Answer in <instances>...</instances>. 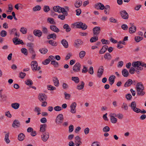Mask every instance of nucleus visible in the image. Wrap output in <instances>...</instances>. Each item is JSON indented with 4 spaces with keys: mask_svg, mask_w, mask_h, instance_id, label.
Wrapping results in <instances>:
<instances>
[{
    "mask_svg": "<svg viewBox=\"0 0 146 146\" xmlns=\"http://www.w3.org/2000/svg\"><path fill=\"white\" fill-rule=\"evenodd\" d=\"M136 88L138 95L143 96L145 94V92L143 91L144 87L141 82L137 83L136 85Z\"/></svg>",
    "mask_w": 146,
    "mask_h": 146,
    "instance_id": "1",
    "label": "nucleus"
},
{
    "mask_svg": "<svg viewBox=\"0 0 146 146\" xmlns=\"http://www.w3.org/2000/svg\"><path fill=\"white\" fill-rule=\"evenodd\" d=\"M63 119V115L60 114L57 116L55 120V122L57 124H60L62 123Z\"/></svg>",
    "mask_w": 146,
    "mask_h": 146,
    "instance_id": "2",
    "label": "nucleus"
},
{
    "mask_svg": "<svg viewBox=\"0 0 146 146\" xmlns=\"http://www.w3.org/2000/svg\"><path fill=\"white\" fill-rule=\"evenodd\" d=\"M121 17L123 19L126 20L129 18V15L125 10L121 11L119 12Z\"/></svg>",
    "mask_w": 146,
    "mask_h": 146,
    "instance_id": "3",
    "label": "nucleus"
},
{
    "mask_svg": "<svg viewBox=\"0 0 146 146\" xmlns=\"http://www.w3.org/2000/svg\"><path fill=\"white\" fill-rule=\"evenodd\" d=\"M76 26L77 28L82 29L83 30L86 29L87 28V26L85 23L81 22L78 23Z\"/></svg>",
    "mask_w": 146,
    "mask_h": 146,
    "instance_id": "4",
    "label": "nucleus"
},
{
    "mask_svg": "<svg viewBox=\"0 0 146 146\" xmlns=\"http://www.w3.org/2000/svg\"><path fill=\"white\" fill-rule=\"evenodd\" d=\"M81 64L79 62L76 63L73 67V70L75 72H78L80 71Z\"/></svg>",
    "mask_w": 146,
    "mask_h": 146,
    "instance_id": "5",
    "label": "nucleus"
},
{
    "mask_svg": "<svg viewBox=\"0 0 146 146\" xmlns=\"http://www.w3.org/2000/svg\"><path fill=\"white\" fill-rule=\"evenodd\" d=\"M49 137V134L48 132H45V133H42L41 135V139L44 142L46 141Z\"/></svg>",
    "mask_w": 146,
    "mask_h": 146,
    "instance_id": "6",
    "label": "nucleus"
},
{
    "mask_svg": "<svg viewBox=\"0 0 146 146\" xmlns=\"http://www.w3.org/2000/svg\"><path fill=\"white\" fill-rule=\"evenodd\" d=\"M47 98V96L45 94L40 93L38 95V99L41 102L45 101Z\"/></svg>",
    "mask_w": 146,
    "mask_h": 146,
    "instance_id": "7",
    "label": "nucleus"
},
{
    "mask_svg": "<svg viewBox=\"0 0 146 146\" xmlns=\"http://www.w3.org/2000/svg\"><path fill=\"white\" fill-rule=\"evenodd\" d=\"M77 104L75 102H73L72 103L70 106V112L72 113H76V108Z\"/></svg>",
    "mask_w": 146,
    "mask_h": 146,
    "instance_id": "8",
    "label": "nucleus"
},
{
    "mask_svg": "<svg viewBox=\"0 0 146 146\" xmlns=\"http://www.w3.org/2000/svg\"><path fill=\"white\" fill-rule=\"evenodd\" d=\"M94 7L97 9L103 10L105 8L104 5L101 3H98L95 4Z\"/></svg>",
    "mask_w": 146,
    "mask_h": 146,
    "instance_id": "9",
    "label": "nucleus"
},
{
    "mask_svg": "<svg viewBox=\"0 0 146 146\" xmlns=\"http://www.w3.org/2000/svg\"><path fill=\"white\" fill-rule=\"evenodd\" d=\"M129 24L131 26L129 29V32L131 34L135 33L136 30V27L134 25V23H130Z\"/></svg>",
    "mask_w": 146,
    "mask_h": 146,
    "instance_id": "10",
    "label": "nucleus"
},
{
    "mask_svg": "<svg viewBox=\"0 0 146 146\" xmlns=\"http://www.w3.org/2000/svg\"><path fill=\"white\" fill-rule=\"evenodd\" d=\"M31 66L34 72L36 71V67L38 66V63L36 61H33L31 62Z\"/></svg>",
    "mask_w": 146,
    "mask_h": 146,
    "instance_id": "11",
    "label": "nucleus"
},
{
    "mask_svg": "<svg viewBox=\"0 0 146 146\" xmlns=\"http://www.w3.org/2000/svg\"><path fill=\"white\" fill-rule=\"evenodd\" d=\"M104 71V67L103 66H101L100 67L98 72L97 76L99 78H100L102 75Z\"/></svg>",
    "mask_w": 146,
    "mask_h": 146,
    "instance_id": "12",
    "label": "nucleus"
},
{
    "mask_svg": "<svg viewBox=\"0 0 146 146\" xmlns=\"http://www.w3.org/2000/svg\"><path fill=\"white\" fill-rule=\"evenodd\" d=\"M100 31V27H96L93 29V31L94 35H98Z\"/></svg>",
    "mask_w": 146,
    "mask_h": 146,
    "instance_id": "13",
    "label": "nucleus"
},
{
    "mask_svg": "<svg viewBox=\"0 0 146 146\" xmlns=\"http://www.w3.org/2000/svg\"><path fill=\"white\" fill-rule=\"evenodd\" d=\"M34 35L36 36L40 37L42 35V33L39 30H35L33 32Z\"/></svg>",
    "mask_w": 146,
    "mask_h": 146,
    "instance_id": "14",
    "label": "nucleus"
},
{
    "mask_svg": "<svg viewBox=\"0 0 146 146\" xmlns=\"http://www.w3.org/2000/svg\"><path fill=\"white\" fill-rule=\"evenodd\" d=\"M75 144L76 146H79L82 143V142L80 141L81 139L78 136H76L75 138Z\"/></svg>",
    "mask_w": 146,
    "mask_h": 146,
    "instance_id": "15",
    "label": "nucleus"
},
{
    "mask_svg": "<svg viewBox=\"0 0 146 146\" xmlns=\"http://www.w3.org/2000/svg\"><path fill=\"white\" fill-rule=\"evenodd\" d=\"M20 126V124L19 121L17 120H15L14 121L12 124V126L14 128H18Z\"/></svg>",
    "mask_w": 146,
    "mask_h": 146,
    "instance_id": "16",
    "label": "nucleus"
},
{
    "mask_svg": "<svg viewBox=\"0 0 146 146\" xmlns=\"http://www.w3.org/2000/svg\"><path fill=\"white\" fill-rule=\"evenodd\" d=\"M50 29L52 31L58 33L60 31L59 29L54 25H51L50 26Z\"/></svg>",
    "mask_w": 146,
    "mask_h": 146,
    "instance_id": "17",
    "label": "nucleus"
},
{
    "mask_svg": "<svg viewBox=\"0 0 146 146\" xmlns=\"http://www.w3.org/2000/svg\"><path fill=\"white\" fill-rule=\"evenodd\" d=\"M108 48V46L106 45L103 46L102 48L99 51V53L101 54L104 53L107 50Z\"/></svg>",
    "mask_w": 146,
    "mask_h": 146,
    "instance_id": "18",
    "label": "nucleus"
},
{
    "mask_svg": "<svg viewBox=\"0 0 146 146\" xmlns=\"http://www.w3.org/2000/svg\"><path fill=\"white\" fill-rule=\"evenodd\" d=\"M47 125L46 124H41L40 125V132L45 133L46 131V127Z\"/></svg>",
    "mask_w": 146,
    "mask_h": 146,
    "instance_id": "19",
    "label": "nucleus"
},
{
    "mask_svg": "<svg viewBox=\"0 0 146 146\" xmlns=\"http://www.w3.org/2000/svg\"><path fill=\"white\" fill-rule=\"evenodd\" d=\"M53 82L55 86H58L59 85V80L56 77H53Z\"/></svg>",
    "mask_w": 146,
    "mask_h": 146,
    "instance_id": "20",
    "label": "nucleus"
},
{
    "mask_svg": "<svg viewBox=\"0 0 146 146\" xmlns=\"http://www.w3.org/2000/svg\"><path fill=\"white\" fill-rule=\"evenodd\" d=\"M141 61H137L134 62L132 63V66L135 68L139 67V66H141Z\"/></svg>",
    "mask_w": 146,
    "mask_h": 146,
    "instance_id": "21",
    "label": "nucleus"
},
{
    "mask_svg": "<svg viewBox=\"0 0 146 146\" xmlns=\"http://www.w3.org/2000/svg\"><path fill=\"white\" fill-rule=\"evenodd\" d=\"M83 42L80 39H78L75 41L74 44L76 46H78L83 44Z\"/></svg>",
    "mask_w": 146,
    "mask_h": 146,
    "instance_id": "22",
    "label": "nucleus"
},
{
    "mask_svg": "<svg viewBox=\"0 0 146 146\" xmlns=\"http://www.w3.org/2000/svg\"><path fill=\"white\" fill-rule=\"evenodd\" d=\"M25 137V135L23 133H21L18 135V139L19 141H22L24 140Z\"/></svg>",
    "mask_w": 146,
    "mask_h": 146,
    "instance_id": "23",
    "label": "nucleus"
},
{
    "mask_svg": "<svg viewBox=\"0 0 146 146\" xmlns=\"http://www.w3.org/2000/svg\"><path fill=\"white\" fill-rule=\"evenodd\" d=\"M82 4V1L80 0H76L74 4V6L76 8L80 7Z\"/></svg>",
    "mask_w": 146,
    "mask_h": 146,
    "instance_id": "24",
    "label": "nucleus"
},
{
    "mask_svg": "<svg viewBox=\"0 0 146 146\" xmlns=\"http://www.w3.org/2000/svg\"><path fill=\"white\" fill-rule=\"evenodd\" d=\"M133 83V81L131 79H129L124 84V87H127L130 86Z\"/></svg>",
    "mask_w": 146,
    "mask_h": 146,
    "instance_id": "25",
    "label": "nucleus"
},
{
    "mask_svg": "<svg viewBox=\"0 0 146 146\" xmlns=\"http://www.w3.org/2000/svg\"><path fill=\"white\" fill-rule=\"evenodd\" d=\"M56 37V35L54 33L49 34L47 36V38L48 39L52 38L53 40H55Z\"/></svg>",
    "mask_w": 146,
    "mask_h": 146,
    "instance_id": "26",
    "label": "nucleus"
},
{
    "mask_svg": "<svg viewBox=\"0 0 146 146\" xmlns=\"http://www.w3.org/2000/svg\"><path fill=\"white\" fill-rule=\"evenodd\" d=\"M20 104L17 103H12L11 104L12 107L15 110L17 109L19 107Z\"/></svg>",
    "mask_w": 146,
    "mask_h": 146,
    "instance_id": "27",
    "label": "nucleus"
},
{
    "mask_svg": "<svg viewBox=\"0 0 146 146\" xmlns=\"http://www.w3.org/2000/svg\"><path fill=\"white\" fill-rule=\"evenodd\" d=\"M122 75L124 77H127L129 74V73L128 70L125 69H123L122 71Z\"/></svg>",
    "mask_w": 146,
    "mask_h": 146,
    "instance_id": "28",
    "label": "nucleus"
},
{
    "mask_svg": "<svg viewBox=\"0 0 146 146\" xmlns=\"http://www.w3.org/2000/svg\"><path fill=\"white\" fill-rule=\"evenodd\" d=\"M61 43L64 47L67 48L68 47V42L66 40L63 39L61 41Z\"/></svg>",
    "mask_w": 146,
    "mask_h": 146,
    "instance_id": "29",
    "label": "nucleus"
},
{
    "mask_svg": "<svg viewBox=\"0 0 146 146\" xmlns=\"http://www.w3.org/2000/svg\"><path fill=\"white\" fill-rule=\"evenodd\" d=\"M63 28L66 29V31L67 32H69L71 31V28L68 24H65L63 26Z\"/></svg>",
    "mask_w": 146,
    "mask_h": 146,
    "instance_id": "30",
    "label": "nucleus"
},
{
    "mask_svg": "<svg viewBox=\"0 0 146 146\" xmlns=\"http://www.w3.org/2000/svg\"><path fill=\"white\" fill-rule=\"evenodd\" d=\"M104 58L106 59L110 60L111 58V56L109 53H106L104 55Z\"/></svg>",
    "mask_w": 146,
    "mask_h": 146,
    "instance_id": "31",
    "label": "nucleus"
},
{
    "mask_svg": "<svg viewBox=\"0 0 146 146\" xmlns=\"http://www.w3.org/2000/svg\"><path fill=\"white\" fill-rule=\"evenodd\" d=\"M9 133L6 134L5 135V141L7 143H9L10 142V140L9 139Z\"/></svg>",
    "mask_w": 146,
    "mask_h": 146,
    "instance_id": "32",
    "label": "nucleus"
},
{
    "mask_svg": "<svg viewBox=\"0 0 146 146\" xmlns=\"http://www.w3.org/2000/svg\"><path fill=\"white\" fill-rule=\"evenodd\" d=\"M60 7L58 6H54L53 7V9L54 11L60 13Z\"/></svg>",
    "mask_w": 146,
    "mask_h": 146,
    "instance_id": "33",
    "label": "nucleus"
},
{
    "mask_svg": "<svg viewBox=\"0 0 146 146\" xmlns=\"http://www.w3.org/2000/svg\"><path fill=\"white\" fill-rule=\"evenodd\" d=\"M84 82H81V85H78L77 86V89L78 90H81L83 88L84 85Z\"/></svg>",
    "mask_w": 146,
    "mask_h": 146,
    "instance_id": "34",
    "label": "nucleus"
},
{
    "mask_svg": "<svg viewBox=\"0 0 146 146\" xmlns=\"http://www.w3.org/2000/svg\"><path fill=\"white\" fill-rule=\"evenodd\" d=\"M72 80L74 81L76 83H78L80 81L79 78L78 77H72Z\"/></svg>",
    "mask_w": 146,
    "mask_h": 146,
    "instance_id": "35",
    "label": "nucleus"
},
{
    "mask_svg": "<svg viewBox=\"0 0 146 146\" xmlns=\"http://www.w3.org/2000/svg\"><path fill=\"white\" fill-rule=\"evenodd\" d=\"M39 51L41 54H45L47 52L48 50L46 48H44L40 49Z\"/></svg>",
    "mask_w": 146,
    "mask_h": 146,
    "instance_id": "36",
    "label": "nucleus"
},
{
    "mask_svg": "<svg viewBox=\"0 0 146 146\" xmlns=\"http://www.w3.org/2000/svg\"><path fill=\"white\" fill-rule=\"evenodd\" d=\"M47 21L50 24L52 25L55 24V22H54V19L52 18L48 17L47 19Z\"/></svg>",
    "mask_w": 146,
    "mask_h": 146,
    "instance_id": "37",
    "label": "nucleus"
},
{
    "mask_svg": "<svg viewBox=\"0 0 146 146\" xmlns=\"http://www.w3.org/2000/svg\"><path fill=\"white\" fill-rule=\"evenodd\" d=\"M50 64L53 65L55 67L57 68L58 67L59 64L58 62L56 61L55 60L51 61Z\"/></svg>",
    "mask_w": 146,
    "mask_h": 146,
    "instance_id": "38",
    "label": "nucleus"
},
{
    "mask_svg": "<svg viewBox=\"0 0 146 146\" xmlns=\"http://www.w3.org/2000/svg\"><path fill=\"white\" fill-rule=\"evenodd\" d=\"M62 13L65 14L66 15H68V13L67 11L65 10V9L63 7H61L60 8V13Z\"/></svg>",
    "mask_w": 146,
    "mask_h": 146,
    "instance_id": "39",
    "label": "nucleus"
},
{
    "mask_svg": "<svg viewBox=\"0 0 146 146\" xmlns=\"http://www.w3.org/2000/svg\"><path fill=\"white\" fill-rule=\"evenodd\" d=\"M111 118L110 120L111 123H116L117 121V119L114 117L113 116L110 115Z\"/></svg>",
    "mask_w": 146,
    "mask_h": 146,
    "instance_id": "40",
    "label": "nucleus"
},
{
    "mask_svg": "<svg viewBox=\"0 0 146 146\" xmlns=\"http://www.w3.org/2000/svg\"><path fill=\"white\" fill-rule=\"evenodd\" d=\"M86 54V52L84 51H82L80 52L79 54V56L80 58H83Z\"/></svg>",
    "mask_w": 146,
    "mask_h": 146,
    "instance_id": "41",
    "label": "nucleus"
},
{
    "mask_svg": "<svg viewBox=\"0 0 146 146\" xmlns=\"http://www.w3.org/2000/svg\"><path fill=\"white\" fill-rule=\"evenodd\" d=\"M98 40V36H93L90 40V41L91 42H94L97 41Z\"/></svg>",
    "mask_w": 146,
    "mask_h": 146,
    "instance_id": "42",
    "label": "nucleus"
},
{
    "mask_svg": "<svg viewBox=\"0 0 146 146\" xmlns=\"http://www.w3.org/2000/svg\"><path fill=\"white\" fill-rule=\"evenodd\" d=\"M25 84L28 86H30L33 84V82L31 80L29 79L25 81Z\"/></svg>",
    "mask_w": 146,
    "mask_h": 146,
    "instance_id": "43",
    "label": "nucleus"
},
{
    "mask_svg": "<svg viewBox=\"0 0 146 146\" xmlns=\"http://www.w3.org/2000/svg\"><path fill=\"white\" fill-rule=\"evenodd\" d=\"M135 40L136 42H139L140 40L143 39V37L139 36H136L135 37Z\"/></svg>",
    "mask_w": 146,
    "mask_h": 146,
    "instance_id": "44",
    "label": "nucleus"
},
{
    "mask_svg": "<svg viewBox=\"0 0 146 146\" xmlns=\"http://www.w3.org/2000/svg\"><path fill=\"white\" fill-rule=\"evenodd\" d=\"M20 31L23 34H26L27 32V28L24 27H21Z\"/></svg>",
    "mask_w": 146,
    "mask_h": 146,
    "instance_id": "45",
    "label": "nucleus"
},
{
    "mask_svg": "<svg viewBox=\"0 0 146 146\" xmlns=\"http://www.w3.org/2000/svg\"><path fill=\"white\" fill-rule=\"evenodd\" d=\"M7 34V32L5 30H2L1 31L0 33L1 36L2 37H4L6 36Z\"/></svg>",
    "mask_w": 146,
    "mask_h": 146,
    "instance_id": "46",
    "label": "nucleus"
},
{
    "mask_svg": "<svg viewBox=\"0 0 146 146\" xmlns=\"http://www.w3.org/2000/svg\"><path fill=\"white\" fill-rule=\"evenodd\" d=\"M21 51L22 53L24 54L25 55L27 56L28 55L27 51L25 48H22L21 50Z\"/></svg>",
    "mask_w": 146,
    "mask_h": 146,
    "instance_id": "47",
    "label": "nucleus"
},
{
    "mask_svg": "<svg viewBox=\"0 0 146 146\" xmlns=\"http://www.w3.org/2000/svg\"><path fill=\"white\" fill-rule=\"evenodd\" d=\"M101 41L103 44H110V41H109L104 38L101 39Z\"/></svg>",
    "mask_w": 146,
    "mask_h": 146,
    "instance_id": "48",
    "label": "nucleus"
},
{
    "mask_svg": "<svg viewBox=\"0 0 146 146\" xmlns=\"http://www.w3.org/2000/svg\"><path fill=\"white\" fill-rule=\"evenodd\" d=\"M112 114L115 117H117L120 119H122L123 117V115L122 114L119 113L117 115H116L115 114L113 113Z\"/></svg>",
    "mask_w": 146,
    "mask_h": 146,
    "instance_id": "49",
    "label": "nucleus"
},
{
    "mask_svg": "<svg viewBox=\"0 0 146 146\" xmlns=\"http://www.w3.org/2000/svg\"><path fill=\"white\" fill-rule=\"evenodd\" d=\"M41 9V7L39 5H36L33 8V11H39Z\"/></svg>",
    "mask_w": 146,
    "mask_h": 146,
    "instance_id": "50",
    "label": "nucleus"
},
{
    "mask_svg": "<svg viewBox=\"0 0 146 146\" xmlns=\"http://www.w3.org/2000/svg\"><path fill=\"white\" fill-rule=\"evenodd\" d=\"M121 108H122L125 110H127L128 108V107L127 104L124 103H123L122 105Z\"/></svg>",
    "mask_w": 146,
    "mask_h": 146,
    "instance_id": "51",
    "label": "nucleus"
},
{
    "mask_svg": "<svg viewBox=\"0 0 146 146\" xmlns=\"http://www.w3.org/2000/svg\"><path fill=\"white\" fill-rule=\"evenodd\" d=\"M72 56V54L71 52H69L67 53V55L66 56L65 58V60H69L71 56Z\"/></svg>",
    "mask_w": 146,
    "mask_h": 146,
    "instance_id": "52",
    "label": "nucleus"
},
{
    "mask_svg": "<svg viewBox=\"0 0 146 146\" xmlns=\"http://www.w3.org/2000/svg\"><path fill=\"white\" fill-rule=\"evenodd\" d=\"M67 16L65 14L63 15L60 14L58 15V17L62 20H64L65 19V17Z\"/></svg>",
    "mask_w": 146,
    "mask_h": 146,
    "instance_id": "53",
    "label": "nucleus"
},
{
    "mask_svg": "<svg viewBox=\"0 0 146 146\" xmlns=\"http://www.w3.org/2000/svg\"><path fill=\"white\" fill-rule=\"evenodd\" d=\"M47 87L48 89L50 90H53L56 89V87L50 85H48Z\"/></svg>",
    "mask_w": 146,
    "mask_h": 146,
    "instance_id": "54",
    "label": "nucleus"
},
{
    "mask_svg": "<svg viewBox=\"0 0 146 146\" xmlns=\"http://www.w3.org/2000/svg\"><path fill=\"white\" fill-rule=\"evenodd\" d=\"M50 61V60L49 58H47L43 61L42 64L44 65H46L48 64Z\"/></svg>",
    "mask_w": 146,
    "mask_h": 146,
    "instance_id": "55",
    "label": "nucleus"
},
{
    "mask_svg": "<svg viewBox=\"0 0 146 146\" xmlns=\"http://www.w3.org/2000/svg\"><path fill=\"white\" fill-rule=\"evenodd\" d=\"M42 33L44 34H47L48 33V31L46 28L44 27H42Z\"/></svg>",
    "mask_w": 146,
    "mask_h": 146,
    "instance_id": "56",
    "label": "nucleus"
},
{
    "mask_svg": "<svg viewBox=\"0 0 146 146\" xmlns=\"http://www.w3.org/2000/svg\"><path fill=\"white\" fill-rule=\"evenodd\" d=\"M64 94L65 96V98L66 100L70 99L71 96L70 94H67L66 92H64Z\"/></svg>",
    "mask_w": 146,
    "mask_h": 146,
    "instance_id": "57",
    "label": "nucleus"
},
{
    "mask_svg": "<svg viewBox=\"0 0 146 146\" xmlns=\"http://www.w3.org/2000/svg\"><path fill=\"white\" fill-rule=\"evenodd\" d=\"M50 10L49 7L48 6H44V7L43 10L45 12H48Z\"/></svg>",
    "mask_w": 146,
    "mask_h": 146,
    "instance_id": "58",
    "label": "nucleus"
},
{
    "mask_svg": "<svg viewBox=\"0 0 146 146\" xmlns=\"http://www.w3.org/2000/svg\"><path fill=\"white\" fill-rule=\"evenodd\" d=\"M54 110L56 111H59L61 110L62 108L60 106H57L54 108Z\"/></svg>",
    "mask_w": 146,
    "mask_h": 146,
    "instance_id": "59",
    "label": "nucleus"
},
{
    "mask_svg": "<svg viewBox=\"0 0 146 146\" xmlns=\"http://www.w3.org/2000/svg\"><path fill=\"white\" fill-rule=\"evenodd\" d=\"M19 77L22 79L24 78L26 75V74L25 72H20L19 73Z\"/></svg>",
    "mask_w": 146,
    "mask_h": 146,
    "instance_id": "60",
    "label": "nucleus"
},
{
    "mask_svg": "<svg viewBox=\"0 0 146 146\" xmlns=\"http://www.w3.org/2000/svg\"><path fill=\"white\" fill-rule=\"evenodd\" d=\"M110 127L108 126H106L103 129V131L104 132H107L109 131Z\"/></svg>",
    "mask_w": 146,
    "mask_h": 146,
    "instance_id": "61",
    "label": "nucleus"
},
{
    "mask_svg": "<svg viewBox=\"0 0 146 146\" xmlns=\"http://www.w3.org/2000/svg\"><path fill=\"white\" fill-rule=\"evenodd\" d=\"M88 71L87 67H86L85 65L83 66V68L82 70V73H86Z\"/></svg>",
    "mask_w": 146,
    "mask_h": 146,
    "instance_id": "62",
    "label": "nucleus"
},
{
    "mask_svg": "<svg viewBox=\"0 0 146 146\" xmlns=\"http://www.w3.org/2000/svg\"><path fill=\"white\" fill-rule=\"evenodd\" d=\"M131 108V109H132L133 108H135L136 106V104L135 102H131V105L129 106Z\"/></svg>",
    "mask_w": 146,
    "mask_h": 146,
    "instance_id": "63",
    "label": "nucleus"
},
{
    "mask_svg": "<svg viewBox=\"0 0 146 146\" xmlns=\"http://www.w3.org/2000/svg\"><path fill=\"white\" fill-rule=\"evenodd\" d=\"M121 28L124 30L126 31L128 29V26L125 24H123L121 26Z\"/></svg>",
    "mask_w": 146,
    "mask_h": 146,
    "instance_id": "64",
    "label": "nucleus"
}]
</instances>
